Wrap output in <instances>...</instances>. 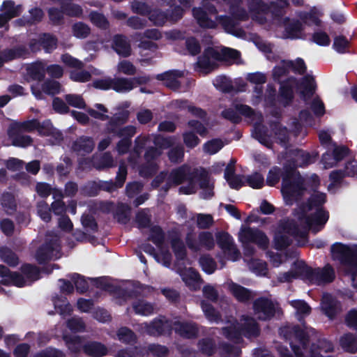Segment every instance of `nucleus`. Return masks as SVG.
Instances as JSON below:
<instances>
[{"mask_svg":"<svg viewBox=\"0 0 357 357\" xmlns=\"http://www.w3.org/2000/svg\"><path fill=\"white\" fill-rule=\"evenodd\" d=\"M273 241L275 249L280 251L285 250L292 243L291 239L281 232H278L275 234Z\"/></svg>","mask_w":357,"mask_h":357,"instance_id":"0e129e2a","label":"nucleus"},{"mask_svg":"<svg viewBox=\"0 0 357 357\" xmlns=\"http://www.w3.org/2000/svg\"><path fill=\"white\" fill-rule=\"evenodd\" d=\"M93 139L87 136H81L72 144V149L79 155H86L91 153L94 149Z\"/></svg>","mask_w":357,"mask_h":357,"instance_id":"4be33fe9","label":"nucleus"},{"mask_svg":"<svg viewBox=\"0 0 357 357\" xmlns=\"http://www.w3.org/2000/svg\"><path fill=\"white\" fill-rule=\"evenodd\" d=\"M72 31L73 36L77 38H86L91 33L90 27L82 22H78L75 23L72 26Z\"/></svg>","mask_w":357,"mask_h":357,"instance_id":"e2e57ef3","label":"nucleus"},{"mask_svg":"<svg viewBox=\"0 0 357 357\" xmlns=\"http://www.w3.org/2000/svg\"><path fill=\"white\" fill-rule=\"evenodd\" d=\"M195 174H196L195 169H192L188 165H183L177 168L173 169L169 176L174 185H178L189 179L193 178L192 176Z\"/></svg>","mask_w":357,"mask_h":357,"instance_id":"dca6fc26","label":"nucleus"},{"mask_svg":"<svg viewBox=\"0 0 357 357\" xmlns=\"http://www.w3.org/2000/svg\"><path fill=\"white\" fill-rule=\"evenodd\" d=\"M199 264L202 270L208 275L213 274L218 266L215 260L209 254L201 255L199 259Z\"/></svg>","mask_w":357,"mask_h":357,"instance_id":"58836bf2","label":"nucleus"},{"mask_svg":"<svg viewBox=\"0 0 357 357\" xmlns=\"http://www.w3.org/2000/svg\"><path fill=\"white\" fill-rule=\"evenodd\" d=\"M235 109L236 110L232 108L225 109L222 111L221 116L231 123L238 124L241 121V117L239 114L247 118H252L255 114V110L247 105L237 104Z\"/></svg>","mask_w":357,"mask_h":357,"instance_id":"1a4fd4ad","label":"nucleus"},{"mask_svg":"<svg viewBox=\"0 0 357 357\" xmlns=\"http://www.w3.org/2000/svg\"><path fill=\"white\" fill-rule=\"evenodd\" d=\"M174 330L181 337L186 339L196 338L199 333L197 325L190 322L176 321Z\"/></svg>","mask_w":357,"mask_h":357,"instance_id":"b1692460","label":"nucleus"},{"mask_svg":"<svg viewBox=\"0 0 357 357\" xmlns=\"http://www.w3.org/2000/svg\"><path fill=\"white\" fill-rule=\"evenodd\" d=\"M243 336L246 338L257 337L260 335V328L257 321L250 317L244 318V323L240 325Z\"/></svg>","mask_w":357,"mask_h":357,"instance_id":"a878e982","label":"nucleus"},{"mask_svg":"<svg viewBox=\"0 0 357 357\" xmlns=\"http://www.w3.org/2000/svg\"><path fill=\"white\" fill-rule=\"evenodd\" d=\"M294 77H289L280 82V87L277 96L278 103L283 107L290 106L294 99V92L291 82H295Z\"/></svg>","mask_w":357,"mask_h":357,"instance_id":"6e6552de","label":"nucleus"},{"mask_svg":"<svg viewBox=\"0 0 357 357\" xmlns=\"http://www.w3.org/2000/svg\"><path fill=\"white\" fill-rule=\"evenodd\" d=\"M298 88L301 89L300 95L304 100L310 99L317 88L314 77L309 75L303 76L298 84Z\"/></svg>","mask_w":357,"mask_h":357,"instance_id":"393cba45","label":"nucleus"},{"mask_svg":"<svg viewBox=\"0 0 357 357\" xmlns=\"http://www.w3.org/2000/svg\"><path fill=\"white\" fill-rule=\"evenodd\" d=\"M340 344L346 352L355 354L357 351V338L351 333L343 335L340 337Z\"/></svg>","mask_w":357,"mask_h":357,"instance_id":"4c0bfd02","label":"nucleus"},{"mask_svg":"<svg viewBox=\"0 0 357 357\" xmlns=\"http://www.w3.org/2000/svg\"><path fill=\"white\" fill-rule=\"evenodd\" d=\"M20 6H15V2L11 0L4 1L1 6L3 13L9 20L18 17L20 14Z\"/></svg>","mask_w":357,"mask_h":357,"instance_id":"8fccbe9b","label":"nucleus"},{"mask_svg":"<svg viewBox=\"0 0 357 357\" xmlns=\"http://www.w3.org/2000/svg\"><path fill=\"white\" fill-rule=\"evenodd\" d=\"M141 356V350L137 346H131L119 349L115 355L116 357H139Z\"/></svg>","mask_w":357,"mask_h":357,"instance_id":"774afa93","label":"nucleus"},{"mask_svg":"<svg viewBox=\"0 0 357 357\" xmlns=\"http://www.w3.org/2000/svg\"><path fill=\"white\" fill-rule=\"evenodd\" d=\"M303 31L304 27L303 24L298 20H293L285 26V32L287 35V38L290 39L303 38Z\"/></svg>","mask_w":357,"mask_h":357,"instance_id":"c9c22d12","label":"nucleus"},{"mask_svg":"<svg viewBox=\"0 0 357 357\" xmlns=\"http://www.w3.org/2000/svg\"><path fill=\"white\" fill-rule=\"evenodd\" d=\"M171 246L176 259L179 261L185 259L187 250L183 242L180 238H173L171 241Z\"/></svg>","mask_w":357,"mask_h":357,"instance_id":"49530a36","label":"nucleus"},{"mask_svg":"<svg viewBox=\"0 0 357 357\" xmlns=\"http://www.w3.org/2000/svg\"><path fill=\"white\" fill-rule=\"evenodd\" d=\"M245 183L253 189H261L264 186V178L260 173L256 172L246 177Z\"/></svg>","mask_w":357,"mask_h":357,"instance_id":"69168bd1","label":"nucleus"},{"mask_svg":"<svg viewBox=\"0 0 357 357\" xmlns=\"http://www.w3.org/2000/svg\"><path fill=\"white\" fill-rule=\"evenodd\" d=\"M292 155L294 158L289 161V164L286 165L296 166V169L299 167H305L315 160V157L312 156L309 152L303 151L302 149H296L292 151Z\"/></svg>","mask_w":357,"mask_h":357,"instance_id":"5701e85b","label":"nucleus"},{"mask_svg":"<svg viewBox=\"0 0 357 357\" xmlns=\"http://www.w3.org/2000/svg\"><path fill=\"white\" fill-rule=\"evenodd\" d=\"M20 271L24 277L31 282H35L40 278V268L31 264H23L20 267Z\"/></svg>","mask_w":357,"mask_h":357,"instance_id":"e433bc0d","label":"nucleus"},{"mask_svg":"<svg viewBox=\"0 0 357 357\" xmlns=\"http://www.w3.org/2000/svg\"><path fill=\"white\" fill-rule=\"evenodd\" d=\"M27 73L29 77L35 81L41 82L45 77V66L40 62L32 63L27 68Z\"/></svg>","mask_w":357,"mask_h":357,"instance_id":"79ce46f5","label":"nucleus"},{"mask_svg":"<svg viewBox=\"0 0 357 357\" xmlns=\"http://www.w3.org/2000/svg\"><path fill=\"white\" fill-rule=\"evenodd\" d=\"M213 84L216 89L223 93H231L234 91V87L231 81L225 75H220L215 77Z\"/></svg>","mask_w":357,"mask_h":357,"instance_id":"3c124183","label":"nucleus"},{"mask_svg":"<svg viewBox=\"0 0 357 357\" xmlns=\"http://www.w3.org/2000/svg\"><path fill=\"white\" fill-rule=\"evenodd\" d=\"M48 17L51 24L60 26L64 22V12L63 9L51 7L47 10Z\"/></svg>","mask_w":357,"mask_h":357,"instance_id":"4d7b16f0","label":"nucleus"},{"mask_svg":"<svg viewBox=\"0 0 357 357\" xmlns=\"http://www.w3.org/2000/svg\"><path fill=\"white\" fill-rule=\"evenodd\" d=\"M291 305L296 310V319L304 326L305 318L311 313V307L303 300L292 301Z\"/></svg>","mask_w":357,"mask_h":357,"instance_id":"2f4dec72","label":"nucleus"},{"mask_svg":"<svg viewBox=\"0 0 357 357\" xmlns=\"http://www.w3.org/2000/svg\"><path fill=\"white\" fill-rule=\"evenodd\" d=\"M239 239L242 243H253L264 250H266L269 245V239L266 234L257 228L242 229Z\"/></svg>","mask_w":357,"mask_h":357,"instance_id":"423d86ee","label":"nucleus"},{"mask_svg":"<svg viewBox=\"0 0 357 357\" xmlns=\"http://www.w3.org/2000/svg\"><path fill=\"white\" fill-rule=\"evenodd\" d=\"M149 19L155 26H162L168 21V13L160 9H154L150 12Z\"/></svg>","mask_w":357,"mask_h":357,"instance_id":"5fc2aeb1","label":"nucleus"},{"mask_svg":"<svg viewBox=\"0 0 357 357\" xmlns=\"http://www.w3.org/2000/svg\"><path fill=\"white\" fill-rule=\"evenodd\" d=\"M112 89L118 93L128 92L133 89V83L130 78H112Z\"/></svg>","mask_w":357,"mask_h":357,"instance_id":"a19ab883","label":"nucleus"},{"mask_svg":"<svg viewBox=\"0 0 357 357\" xmlns=\"http://www.w3.org/2000/svg\"><path fill=\"white\" fill-rule=\"evenodd\" d=\"M253 310L256 314H261L259 319L263 321L271 319L275 314V309L271 300L259 297L253 302Z\"/></svg>","mask_w":357,"mask_h":357,"instance_id":"9b49d317","label":"nucleus"},{"mask_svg":"<svg viewBox=\"0 0 357 357\" xmlns=\"http://www.w3.org/2000/svg\"><path fill=\"white\" fill-rule=\"evenodd\" d=\"M232 295L241 303H247L252 298L250 289L236 283H232L229 287Z\"/></svg>","mask_w":357,"mask_h":357,"instance_id":"72a5a7b5","label":"nucleus"},{"mask_svg":"<svg viewBox=\"0 0 357 357\" xmlns=\"http://www.w3.org/2000/svg\"><path fill=\"white\" fill-rule=\"evenodd\" d=\"M57 38L49 33H43L39 35V45L46 53L52 52L57 47Z\"/></svg>","mask_w":357,"mask_h":357,"instance_id":"f704fd0d","label":"nucleus"},{"mask_svg":"<svg viewBox=\"0 0 357 357\" xmlns=\"http://www.w3.org/2000/svg\"><path fill=\"white\" fill-rule=\"evenodd\" d=\"M195 172H196V174H195L192 177L195 181L197 180L199 182V185L201 189L214 186L213 184L210 183L208 173L204 168H201L200 170L195 168Z\"/></svg>","mask_w":357,"mask_h":357,"instance_id":"13d9d810","label":"nucleus"},{"mask_svg":"<svg viewBox=\"0 0 357 357\" xmlns=\"http://www.w3.org/2000/svg\"><path fill=\"white\" fill-rule=\"evenodd\" d=\"M183 71L174 69L156 75L155 79L164 82V85L167 88L173 91H178L181 86V82L178 79L183 77Z\"/></svg>","mask_w":357,"mask_h":357,"instance_id":"ddd939ff","label":"nucleus"},{"mask_svg":"<svg viewBox=\"0 0 357 357\" xmlns=\"http://www.w3.org/2000/svg\"><path fill=\"white\" fill-rule=\"evenodd\" d=\"M216 243L229 259L234 261L239 259L241 253L235 245L233 237L228 232H218L216 234Z\"/></svg>","mask_w":357,"mask_h":357,"instance_id":"0eeeda50","label":"nucleus"},{"mask_svg":"<svg viewBox=\"0 0 357 357\" xmlns=\"http://www.w3.org/2000/svg\"><path fill=\"white\" fill-rule=\"evenodd\" d=\"M280 335L289 340L290 347L296 357H304L303 351H307L310 336L299 325L284 326L279 329Z\"/></svg>","mask_w":357,"mask_h":357,"instance_id":"f03ea898","label":"nucleus"},{"mask_svg":"<svg viewBox=\"0 0 357 357\" xmlns=\"http://www.w3.org/2000/svg\"><path fill=\"white\" fill-rule=\"evenodd\" d=\"M305 282L317 285L330 284L335 279V272L330 264H327L323 268H315L308 266L305 261Z\"/></svg>","mask_w":357,"mask_h":357,"instance_id":"20e7f679","label":"nucleus"},{"mask_svg":"<svg viewBox=\"0 0 357 357\" xmlns=\"http://www.w3.org/2000/svg\"><path fill=\"white\" fill-rule=\"evenodd\" d=\"M350 41L343 36H337L333 39V49L339 54H345L349 52Z\"/></svg>","mask_w":357,"mask_h":357,"instance_id":"09e8293b","label":"nucleus"},{"mask_svg":"<svg viewBox=\"0 0 357 357\" xmlns=\"http://www.w3.org/2000/svg\"><path fill=\"white\" fill-rule=\"evenodd\" d=\"M305 215L303 211L298 212V218L299 220H305V224L314 233L321 231L329 219V213L324 208H317L315 212Z\"/></svg>","mask_w":357,"mask_h":357,"instance_id":"39448f33","label":"nucleus"},{"mask_svg":"<svg viewBox=\"0 0 357 357\" xmlns=\"http://www.w3.org/2000/svg\"><path fill=\"white\" fill-rule=\"evenodd\" d=\"M69 277L73 282L76 290L79 294H83L88 291L89 283L83 275L74 273L69 275Z\"/></svg>","mask_w":357,"mask_h":357,"instance_id":"864d4df0","label":"nucleus"},{"mask_svg":"<svg viewBox=\"0 0 357 357\" xmlns=\"http://www.w3.org/2000/svg\"><path fill=\"white\" fill-rule=\"evenodd\" d=\"M61 87V84L58 81L50 79L45 80L41 86L43 92L50 96L59 94Z\"/></svg>","mask_w":357,"mask_h":357,"instance_id":"052dcab7","label":"nucleus"},{"mask_svg":"<svg viewBox=\"0 0 357 357\" xmlns=\"http://www.w3.org/2000/svg\"><path fill=\"white\" fill-rule=\"evenodd\" d=\"M171 326L167 320L155 318L151 323L146 324L145 331L151 336H160L171 331Z\"/></svg>","mask_w":357,"mask_h":357,"instance_id":"aec40b11","label":"nucleus"},{"mask_svg":"<svg viewBox=\"0 0 357 357\" xmlns=\"http://www.w3.org/2000/svg\"><path fill=\"white\" fill-rule=\"evenodd\" d=\"M331 252L344 268L346 274L354 280L357 276V245L335 243L331 246Z\"/></svg>","mask_w":357,"mask_h":357,"instance_id":"7ed1b4c3","label":"nucleus"},{"mask_svg":"<svg viewBox=\"0 0 357 357\" xmlns=\"http://www.w3.org/2000/svg\"><path fill=\"white\" fill-rule=\"evenodd\" d=\"M280 227L284 233L294 238H300L305 241L307 240L308 231L306 229H301L298 225L293 220H287L282 222Z\"/></svg>","mask_w":357,"mask_h":357,"instance_id":"412c9836","label":"nucleus"},{"mask_svg":"<svg viewBox=\"0 0 357 357\" xmlns=\"http://www.w3.org/2000/svg\"><path fill=\"white\" fill-rule=\"evenodd\" d=\"M281 193L286 204L291 206L301 201L306 191L305 179L296 166L284 165L281 174Z\"/></svg>","mask_w":357,"mask_h":357,"instance_id":"f257e3e1","label":"nucleus"},{"mask_svg":"<svg viewBox=\"0 0 357 357\" xmlns=\"http://www.w3.org/2000/svg\"><path fill=\"white\" fill-rule=\"evenodd\" d=\"M310 357H325L322 353L328 354L333 351V344L326 339H319L316 344L313 343L309 347Z\"/></svg>","mask_w":357,"mask_h":357,"instance_id":"cd10ccee","label":"nucleus"},{"mask_svg":"<svg viewBox=\"0 0 357 357\" xmlns=\"http://www.w3.org/2000/svg\"><path fill=\"white\" fill-rule=\"evenodd\" d=\"M0 257L1 260L9 266L15 267L19 264V257L10 248H0Z\"/></svg>","mask_w":357,"mask_h":357,"instance_id":"c03bdc74","label":"nucleus"},{"mask_svg":"<svg viewBox=\"0 0 357 357\" xmlns=\"http://www.w3.org/2000/svg\"><path fill=\"white\" fill-rule=\"evenodd\" d=\"M15 128L10 127L8 131L9 137L12 140L14 146L25 148L33 143V139L29 135H22Z\"/></svg>","mask_w":357,"mask_h":357,"instance_id":"c85d7f7f","label":"nucleus"},{"mask_svg":"<svg viewBox=\"0 0 357 357\" xmlns=\"http://www.w3.org/2000/svg\"><path fill=\"white\" fill-rule=\"evenodd\" d=\"M216 21L222 26L226 33L240 38H244L246 36L245 30L239 27V22L233 17L228 15H218Z\"/></svg>","mask_w":357,"mask_h":357,"instance_id":"f8f14e48","label":"nucleus"},{"mask_svg":"<svg viewBox=\"0 0 357 357\" xmlns=\"http://www.w3.org/2000/svg\"><path fill=\"white\" fill-rule=\"evenodd\" d=\"M192 15L197 20L199 26L204 29H215L217 26L216 21L211 19L207 12L201 7H195L192 8Z\"/></svg>","mask_w":357,"mask_h":357,"instance_id":"bb28decb","label":"nucleus"},{"mask_svg":"<svg viewBox=\"0 0 357 357\" xmlns=\"http://www.w3.org/2000/svg\"><path fill=\"white\" fill-rule=\"evenodd\" d=\"M327 201L326 194L324 192H317L312 194L305 202L299 206V212L303 211V215L305 213L317 208H324L323 206Z\"/></svg>","mask_w":357,"mask_h":357,"instance_id":"2eb2a0df","label":"nucleus"},{"mask_svg":"<svg viewBox=\"0 0 357 357\" xmlns=\"http://www.w3.org/2000/svg\"><path fill=\"white\" fill-rule=\"evenodd\" d=\"M108 348L103 343L96 340H88L84 343V354L86 357H103L107 355Z\"/></svg>","mask_w":357,"mask_h":357,"instance_id":"a211bd4d","label":"nucleus"},{"mask_svg":"<svg viewBox=\"0 0 357 357\" xmlns=\"http://www.w3.org/2000/svg\"><path fill=\"white\" fill-rule=\"evenodd\" d=\"M130 207L124 203H119L114 213V218L121 224H127L130 220Z\"/></svg>","mask_w":357,"mask_h":357,"instance_id":"de8ad7c7","label":"nucleus"},{"mask_svg":"<svg viewBox=\"0 0 357 357\" xmlns=\"http://www.w3.org/2000/svg\"><path fill=\"white\" fill-rule=\"evenodd\" d=\"M322 310L330 319H334L340 310V304L333 297H326L322 301Z\"/></svg>","mask_w":357,"mask_h":357,"instance_id":"c756f323","label":"nucleus"},{"mask_svg":"<svg viewBox=\"0 0 357 357\" xmlns=\"http://www.w3.org/2000/svg\"><path fill=\"white\" fill-rule=\"evenodd\" d=\"M132 309L135 314L149 316L153 312V305L144 300H137L132 303Z\"/></svg>","mask_w":357,"mask_h":357,"instance_id":"37998d69","label":"nucleus"},{"mask_svg":"<svg viewBox=\"0 0 357 357\" xmlns=\"http://www.w3.org/2000/svg\"><path fill=\"white\" fill-rule=\"evenodd\" d=\"M112 47L120 56L126 58L131 54V45L128 38L125 35H114L112 38Z\"/></svg>","mask_w":357,"mask_h":357,"instance_id":"6ab92c4d","label":"nucleus"},{"mask_svg":"<svg viewBox=\"0 0 357 357\" xmlns=\"http://www.w3.org/2000/svg\"><path fill=\"white\" fill-rule=\"evenodd\" d=\"M91 23L102 30H107L109 27V22L106 17L97 11H92L89 14Z\"/></svg>","mask_w":357,"mask_h":357,"instance_id":"603ef678","label":"nucleus"},{"mask_svg":"<svg viewBox=\"0 0 357 357\" xmlns=\"http://www.w3.org/2000/svg\"><path fill=\"white\" fill-rule=\"evenodd\" d=\"M0 284L4 286L13 285L17 287H24L26 285V280L22 274L18 272H9L0 280Z\"/></svg>","mask_w":357,"mask_h":357,"instance_id":"7c9ffc66","label":"nucleus"},{"mask_svg":"<svg viewBox=\"0 0 357 357\" xmlns=\"http://www.w3.org/2000/svg\"><path fill=\"white\" fill-rule=\"evenodd\" d=\"M33 357H66V355L57 348L48 347L36 353Z\"/></svg>","mask_w":357,"mask_h":357,"instance_id":"338daca9","label":"nucleus"},{"mask_svg":"<svg viewBox=\"0 0 357 357\" xmlns=\"http://www.w3.org/2000/svg\"><path fill=\"white\" fill-rule=\"evenodd\" d=\"M63 340L71 357H79L84 354V339L77 335L65 334Z\"/></svg>","mask_w":357,"mask_h":357,"instance_id":"4468645a","label":"nucleus"},{"mask_svg":"<svg viewBox=\"0 0 357 357\" xmlns=\"http://www.w3.org/2000/svg\"><path fill=\"white\" fill-rule=\"evenodd\" d=\"M198 346L201 352L208 356H213L215 352V344L211 338H202L199 340Z\"/></svg>","mask_w":357,"mask_h":357,"instance_id":"bf43d9fd","label":"nucleus"},{"mask_svg":"<svg viewBox=\"0 0 357 357\" xmlns=\"http://www.w3.org/2000/svg\"><path fill=\"white\" fill-rule=\"evenodd\" d=\"M1 204L7 213H9L8 211L14 212L17 210L15 199L11 192H6L2 194Z\"/></svg>","mask_w":357,"mask_h":357,"instance_id":"680f3d73","label":"nucleus"},{"mask_svg":"<svg viewBox=\"0 0 357 357\" xmlns=\"http://www.w3.org/2000/svg\"><path fill=\"white\" fill-rule=\"evenodd\" d=\"M165 234L162 227L159 225H153L150 227V235L148 241H152L157 247L160 248L165 241Z\"/></svg>","mask_w":357,"mask_h":357,"instance_id":"a18cd8bd","label":"nucleus"},{"mask_svg":"<svg viewBox=\"0 0 357 357\" xmlns=\"http://www.w3.org/2000/svg\"><path fill=\"white\" fill-rule=\"evenodd\" d=\"M116 334L117 339L125 344L135 346V344L137 342V335L128 327L122 326L119 328Z\"/></svg>","mask_w":357,"mask_h":357,"instance_id":"473e14b6","label":"nucleus"},{"mask_svg":"<svg viewBox=\"0 0 357 357\" xmlns=\"http://www.w3.org/2000/svg\"><path fill=\"white\" fill-rule=\"evenodd\" d=\"M294 270L289 271L287 272L281 273L278 277L280 282H291L293 280L301 279L305 282V261H296L293 264Z\"/></svg>","mask_w":357,"mask_h":357,"instance_id":"f3484780","label":"nucleus"},{"mask_svg":"<svg viewBox=\"0 0 357 357\" xmlns=\"http://www.w3.org/2000/svg\"><path fill=\"white\" fill-rule=\"evenodd\" d=\"M222 334L229 340L240 343L243 340V335L238 326H229L222 328Z\"/></svg>","mask_w":357,"mask_h":357,"instance_id":"ea45409f","label":"nucleus"},{"mask_svg":"<svg viewBox=\"0 0 357 357\" xmlns=\"http://www.w3.org/2000/svg\"><path fill=\"white\" fill-rule=\"evenodd\" d=\"M61 8L63 10L64 14L69 17H80L83 13L82 8L76 3L71 1L68 3L61 2Z\"/></svg>","mask_w":357,"mask_h":357,"instance_id":"6e6d98bb","label":"nucleus"},{"mask_svg":"<svg viewBox=\"0 0 357 357\" xmlns=\"http://www.w3.org/2000/svg\"><path fill=\"white\" fill-rule=\"evenodd\" d=\"M57 238H46L36 252V259L39 264H45L52 259L54 252L59 246Z\"/></svg>","mask_w":357,"mask_h":357,"instance_id":"9d476101","label":"nucleus"}]
</instances>
